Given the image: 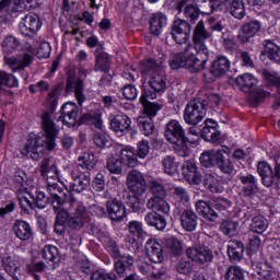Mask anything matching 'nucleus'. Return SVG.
I'll list each match as a JSON object with an SVG mask.
<instances>
[{
  "label": "nucleus",
  "instance_id": "obj_30",
  "mask_svg": "<svg viewBox=\"0 0 280 280\" xmlns=\"http://www.w3.org/2000/svg\"><path fill=\"white\" fill-rule=\"evenodd\" d=\"M172 196L176 200L174 202V213H180L183 211V207L189 202V192H187V189L180 187V186H174L171 188Z\"/></svg>",
  "mask_w": 280,
  "mask_h": 280
},
{
  "label": "nucleus",
  "instance_id": "obj_35",
  "mask_svg": "<svg viewBox=\"0 0 280 280\" xmlns=\"http://www.w3.org/2000/svg\"><path fill=\"white\" fill-rule=\"evenodd\" d=\"M147 207L150 209V211H153V213H164V215L170 214V203L165 201V197H151L147 201Z\"/></svg>",
  "mask_w": 280,
  "mask_h": 280
},
{
  "label": "nucleus",
  "instance_id": "obj_39",
  "mask_svg": "<svg viewBox=\"0 0 280 280\" xmlns=\"http://www.w3.org/2000/svg\"><path fill=\"white\" fill-rule=\"evenodd\" d=\"M228 9L230 10V14L234 19H238V21H242L246 16V8L244 7V0H232Z\"/></svg>",
  "mask_w": 280,
  "mask_h": 280
},
{
  "label": "nucleus",
  "instance_id": "obj_42",
  "mask_svg": "<svg viewBox=\"0 0 280 280\" xmlns=\"http://www.w3.org/2000/svg\"><path fill=\"white\" fill-rule=\"evenodd\" d=\"M212 209L223 213V215L233 207V201L224 197H213L211 198Z\"/></svg>",
  "mask_w": 280,
  "mask_h": 280
},
{
  "label": "nucleus",
  "instance_id": "obj_15",
  "mask_svg": "<svg viewBox=\"0 0 280 280\" xmlns=\"http://www.w3.org/2000/svg\"><path fill=\"white\" fill-rule=\"evenodd\" d=\"M260 30L261 22H259V20H252L249 22H245L240 27L236 38L241 45H248V43H250V38H255V36L259 34Z\"/></svg>",
  "mask_w": 280,
  "mask_h": 280
},
{
  "label": "nucleus",
  "instance_id": "obj_41",
  "mask_svg": "<svg viewBox=\"0 0 280 280\" xmlns=\"http://www.w3.org/2000/svg\"><path fill=\"white\" fill-rule=\"evenodd\" d=\"M47 191L50 195L54 210H56V207H62L65 202H67L62 187L57 186L55 188H49Z\"/></svg>",
  "mask_w": 280,
  "mask_h": 280
},
{
  "label": "nucleus",
  "instance_id": "obj_46",
  "mask_svg": "<svg viewBox=\"0 0 280 280\" xmlns=\"http://www.w3.org/2000/svg\"><path fill=\"white\" fill-rule=\"evenodd\" d=\"M165 246L167 249H170V253H172V255H174L175 257H180V255H183V249H184L183 241L173 236V237L166 238Z\"/></svg>",
  "mask_w": 280,
  "mask_h": 280
},
{
  "label": "nucleus",
  "instance_id": "obj_2",
  "mask_svg": "<svg viewBox=\"0 0 280 280\" xmlns=\"http://www.w3.org/2000/svg\"><path fill=\"white\" fill-rule=\"evenodd\" d=\"M164 62L163 58L158 60L150 58L142 61L140 71L144 75H150L149 86L152 89L142 90V102L145 100H156L159 93H164L165 89H167Z\"/></svg>",
  "mask_w": 280,
  "mask_h": 280
},
{
  "label": "nucleus",
  "instance_id": "obj_23",
  "mask_svg": "<svg viewBox=\"0 0 280 280\" xmlns=\"http://www.w3.org/2000/svg\"><path fill=\"white\" fill-rule=\"evenodd\" d=\"M60 118L68 128L75 127L78 124V105L73 103L63 104Z\"/></svg>",
  "mask_w": 280,
  "mask_h": 280
},
{
  "label": "nucleus",
  "instance_id": "obj_7",
  "mask_svg": "<svg viewBox=\"0 0 280 280\" xmlns=\"http://www.w3.org/2000/svg\"><path fill=\"white\" fill-rule=\"evenodd\" d=\"M191 50H194V46L188 44L185 48L187 54L186 69L190 71V73H200V71H205V67H207V62H209V50L196 51L197 57Z\"/></svg>",
  "mask_w": 280,
  "mask_h": 280
},
{
  "label": "nucleus",
  "instance_id": "obj_13",
  "mask_svg": "<svg viewBox=\"0 0 280 280\" xmlns=\"http://www.w3.org/2000/svg\"><path fill=\"white\" fill-rule=\"evenodd\" d=\"M212 34L205 26V21L200 20L192 31V48L195 51H209L205 40H209Z\"/></svg>",
  "mask_w": 280,
  "mask_h": 280
},
{
  "label": "nucleus",
  "instance_id": "obj_52",
  "mask_svg": "<svg viewBox=\"0 0 280 280\" xmlns=\"http://www.w3.org/2000/svg\"><path fill=\"white\" fill-rule=\"evenodd\" d=\"M171 69H187V51L184 50V52H177L173 56L171 62H170Z\"/></svg>",
  "mask_w": 280,
  "mask_h": 280
},
{
  "label": "nucleus",
  "instance_id": "obj_11",
  "mask_svg": "<svg viewBox=\"0 0 280 280\" xmlns=\"http://www.w3.org/2000/svg\"><path fill=\"white\" fill-rule=\"evenodd\" d=\"M171 35L177 45H187L189 38H191V24L187 20H175L172 25Z\"/></svg>",
  "mask_w": 280,
  "mask_h": 280
},
{
  "label": "nucleus",
  "instance_id": "obj_25",
  "mask_svg": "<svg viewBox=\"0 0 280 280\" xmlns=\"http://www.w3.org/2000/svg\"><path fill=\"white\" fill-rule=\"evenodd\" d=\"M235 82L243 93L250 95V93H255V91H257V84L259 81L252 73H244L238 75Z\"/></svg>",
  "mask_w": 280,
  "mask_h": 280
},
{
  "label": "nucleus",
  "instance_id": "obj_20",
  "mask_svg": "<svg viewBox=\"0 0 280 280\" xmlns=\"http://www.w3.org/2000/svg\"><path fill=\"white\" fill-rule=\"evenodd\" d=\"M195 209L203 220H208V222H215L220 214L215 210H213V205H211V199L209 201L197 200L195 203Z\"/></svg>",
  "mask_w": 280,
  "mask_h": 280
},
{
  "label": "nucleus",
  "instance_id": "obj_12",
  "mask_svg": "<svg viewBox=\"0 0 280 280\" xmlns=\"http://www.w3.org/2000/svg\"><path fill=\"white\" fill-rule=\"evenodd\" d=\"M210 32H218L221 34L222 45L226 51L233 54L237 49V42H235V36L231 34V31L226 28L224 21L220 20L210 25Z\"/></svg>",
  "mask_w": 280,
  "mask_h": 280
},
{
  "label": "nucleus",
  "instance_id": "obj_63",
  "mask_svg": "<svg viewBox=\"0 0 280 280\" xmlns=\"http://www.w3.org/2000/svg\"><path fill=\"white\" fill-rule=\"evenodd\" d=\"M262 78L271 84V86H276L278 93L280 92V77L277 74H272L268 70H262Z\"/></svg>",
  "mask_w": 280,
  "mask_h": 280
},
{
  "label": "nucleus",
  "instance_id": "obj_55",
  "mask_svg": "<svg viewBox=\"0 0 280 280\" xmlns=\"http://www.w3.org/2000/svg\"><path fill=\"white\" fill-rule=\"evenodd\" d=\"M224 280H245L244 270L237 266H230L225 270Z\"/></svg>",
  "mask_w": 280,
  "mask_h": 280
},
{
  "label": "nucleus",
  "instance_id": "obj_37",
  "mask_svg": "<svg viewBox=\"0 0 280 280\" xmlns=\"http://www.w3.org/2000/svg\"><path fill=\"white\" fill-rule=\"evenodd\" d=\"M2 266L10 277H14L21 268V257L16 255L3 257Z\"/></svg>",
  "mask_w": 280,
  "mask_h": 280
},
{
  "label": "nucleus",
  "instance_id": "obj_64",
  "mask_svg": "<svg viewBox=\"0 0 280 280\" xmlns=\"http://www.w3.org/2000/svg\"><path fill=\"white\" fill-rule=\"evenodd\" d=\"M91 280H117L115 272L96 270L91 275Z\"/></svg>",
  "mask_w": 280,
  "mask_h": 280
},
{
  "label": "nucleus",
  "instance_id": "obj_29",
  "mask_svg": "<svg viewBox=\"0 0 280 280\" xmlns=\"http://www.w3.org/2000/svg\"><path fill=\"white\" fill-rule=\"evenodd\" d=\"M167 25V16L164 13H153L149 20V30L152 36H161L163 27Z\"/></svg>",
  "mask_w": 280,
  "mask_h": 280
},
{
  "label": "nucleus",
  "instance_id": "obj_26",
  "mask_svg": "<svg viewBox=\"0 0 280 280\" xmlns=\"http://www.w3.org/2000/svg\"><path fill=\"white\" fill-rule=\"evenodd\" d=\"M231 69V61L225 56H218L210 66V73L212 74L213 79L222 78L225 75L226 72Z\"/></svg>",
  "mask_w": 280,
  "mask_h": 280
},
{
  "label": "nucleus",
  "instance_id": "obj_32",
  "mask_svg": "<svg viewBox=\"0 0 280 280\" xmlns=\"http://www.w3.org/2000/svg\"><path fill=\"white\" fill-rule=\"evenodd\" d=\"M228 257L232 264H237L241 259H244V243L235 240L229 241Z\"/></svg>",
  "mask_w": 280,
  "mask_h": 280
},
{
  "label": "nucleus",
  "instance_id": "obj_6",
  "mask_svg": "<svg viewBox=\"0 0 280 280\" xmlns=\"http://www.w3.org/2000/svg\"><path fill=\"white\" fill-rule=\"evenodd\" d=\"M257 172L261 178V183L265 187H279L280 183V164L276 162L272 166L268 162H259L257 164Z\"/></svg>",
  "mask_w": 280,
  "mask_h": 280
},
{
  "label": "nucleus",
  "instance_id": "obj_48",
  "mask_svg": "<svg viewBox=\"0 0 280 280\" xmlns=\"http://www.w3.org/2000/svg\"><path fill=\"white\" fill-rule=\"evenodd\" d=\"M30 196L36 209H45L49 205V197L40 188L36 189L35 194H30Z\"/></svg>",
  "mask_w": 280,
  "mask_h": 280
},
{
  "label": "nucleus",
  "instance_id": "obj_22",
  "mask_svg": "<svg viewBox=\"0 0 280 280\" xmlns=\"http://www.w3.org/2000/svg\"><path fill=\"white\" fill-rule=\"evenodd\" d=\"M144 250L153 264H163L165 255L163 254V246L159 242L154 240L147 241Z\"/></svg>",
  "mask_w": 280,
  "mask_h": 280
},
{
  "label": "nucleus",
  "instance_id": "obj_1",
  "mask_svg": "<svg viewBox=\"0 0 280 280\" xmlns=\"http://www.w3.org/2000/svg\"><path fill=\"white\" fill-rule=\"evenodd\" d=\"M42 126L45 137L30 136L26 143L20 149L22 156H28L33 161H38V159H43L47 150H54L56 148L58 129H56V124L51 120V114L49 112L42 115Z\"/></svg>",
  "mask_w": 280,
  "mask_h": 280
},
{
  "label": "nucleus",
  "instance_id": "obj_50",
  "mask_svg": "<svg viewBox=\"0 0 280 280\" xmlns=\"http://www.w3.org/2000/svg\"><path fill=\"white\" fill-rule=\"evenodd\" d=\"M250 230L253 233H264L268 229V220L262 215H256L252 219Z\"/></svg>",
  "mask_w": 280,
  "mask_h": 280
},
{
  "label": "nucleus",
  "instance_id": "obj_59",
  "mask_svg": "<svg viewBox=\"0 0 280 280\" xmlns=\"http://www.w3.org/2000/svg\"><path fill=\"white\" fill-rule=\"evenodd\" d=\"M2 86H19V80H16L14 74H8L3 71H0V89H2Z\"/></svg>",
  "mask_w": 280,
  "mask_h": 280
},
{
  "label": "nucleus",
  "instance_id": "obj_61",
  "mask_svg": "<svg viewBox=\"0 0 280 280\" xmlns=\"http://www.w3.org/2000/svg\"><path fill=\"white\" fill-rule=\"evenodd\" d=\"M176 272H178V275H185L187 277L191 275V272H194V265L187 259H180L176 264Z\"/></svg>",
  "mask_w": 280,
  "mask_h": 280
},
{
  "label": "nucleus",
  "instance_id": "obj_3",
  "mask_svg": "<svg viewBox=\"0 0 280 280\" xmlns=\"http://www.w3.org/2000/svg\"><path fill=\"white\" fill-rule=\"evenodd\" d=\"M220 8V0H177L174 3V10L177 14H183V21L190 24L196 23L202 16H209Z\"/></svg>",
  "mask_w": 280,
  "mask_h": 280
},
{
  "label": "nucleus",
  "instance_id": "obj_36",
  "mask_svg": "<svg viewBox=\"0 0 280 280\" xmlns=\"http://www.w3.org/2000/svg\"><path fill=\"white\" fill-rule=\"evenodd\" d=\"M131 124L130 117L125 114H118L110 120V128L116 133L126 132V130L130 129Z\"/></svg>",
  "mask_w": 280,
  "mask_h": 280
},
{
  "label": "nucleus",
  "instance_id": "obj_21",
  "mask_svg": "<svg viewBox=\"0 0 280 280\" xmlns=\"http://www.w3.org/2000/svg\"><path fill=\"white\" fill-rule=\"evenodd\" d=\"M42 257L51 270H56L60 266V261H62L58 247L54 245H45L42 250Z\"/></svg>",
  "mask_w": 280,
  "mask_h": 280
},
{
  "label": "nucleus",
  "instance_id": "obj_14",
  "mask_svg": "<svg viewBox=\"0 0 280 280\" xmlns=\"http://www.w3.org/2000/svg\"><path fill=\"white\" fill-rule=\"evenodd\" d=\"M127 187L133 196H143L145 194L148 183L141 172L132 170L127 174Z\"/></svg>",
  "mask_w": 280,
  "mask_h": 280
},
{
  "label": "nucleus",
  "instance_id": "obj_16",
  "mask_svg": "<svg viewBox=\"0 0 280 280\" xmlns=\"http://www.w3.org/2000/svg\"><path fill=\"white\" fill-rule=\"evenodd\" d=\"M43 23L36 13L26 14L20 22V32L23 36H35Z\"/></svg>",
  "mask_w": 280,
  "mask_h": 280
},
{
  "label": "nucleus",
  "instance_id": "obj_34",
  "mask_svg": "<svg viewBox=\"0 0 280 280\" xmlns=\"http://www.w3.org/2000/svg\"><path fill=\"white\" fill-rule=\"evenodd\" d=\"M34 54V49L32 48V46L28 47V52L20 56V57H15V58H8L4 57L5 62H8V65H11V67H13L14 71H19L21 69H25V67H30V65H32V55Z\"/></svg>",
  "mask_w": 280,
  "mask_h": 280
},
{
  "label": "nucleus",
  "instance_id": "obj_33",
  "mask_svg": "<svg viewBox=\"0 0 280 280\" xmlns=\"http://www.w3.org/2000/svg\"><path fill=\"white\" fill-rule=\"evenodd\" d=\"M262 54L261 56H266L268 60L275 62L276 65H280V46L271 39H265L262 42Z\"/></svg>",
  "mask_w": 280,
  "mask_h": 280
},
{
  "label": "nucleus",
  "instance_id": "obj_45",
  "mask_svg": "<svg viewBox=\"0 0 280 280\" xmlns=\"http://www.w3.org/2000/svg\"><path fill=\"white\" fill-rule=\"evenodd\" d=\"M120 161L122 165H126L127 167H137L139 165L137 154L130 149H122L120 151Z\"/></svg>",
  "mask_w": 280,
  "mask_h": 280
},
{
  "label": "nucleus",
  "instance_id": "obj_38",
  "mask_svg": "<svg viewBox=\"0 0 280 280\" xmlns=\"http://www.w3.org/2000/svg\"><path fill=\"white\" fill-rule=\"evenodd\" d=\"M144 222L149 226H154L158 231H163L165 226H167V221L165 217L156 213V212H149L144 217Z\"/></svg>",
  "mask_w": 280,
  "mask_h": 280
},
{
  "label": "nucleus",
  "instance_id": "obj_17",
  "mask_svg": "<svg viewBox=\"0 0 280 280\" xmlns=\"http://www.w3.org/2000/svg\"><path fill=\"white\" fill-rule=\"evenodd\" d=\"M106 211L109 220L113 222H121L126 218V206L119 199H109L106 201Z\"/></svg>",
  "mask_w": 280,
  "mask_h": 280
},
{
  "label": "nucleus",
  "instance_id": "obj_4",
  "mask_svg": "<svg viewBox=\"0 0 280 280\" xmlns=\"http://www.w3.org/2000/svg\"><path fill=\"white\" fill-rule=\"evenodd\" d=\"M203 167H218L222 174L231 176L235 173V165L224 149H211L200 155Z\"/></svg>",
  "mask_w": 280,
  "mask_h": 280
},
{
  "label": "nucleus",
  "instance_id": "obj_54",
  "mask_svg": "<svg viewBox=\"0 0 280 280\" xmlns=\"http://www.w3.org/2000/svg\"><path fill=\"white\" fill-rule=\"evenodd\" d=\"M220 130L217 128H202L200 132L201 139L210 143H218L220 141Z\"/></svg>",
  "mask_w": 280,
  "mask_h": 280
},
{
  "label": "nucleus",
  "instance_id": "obj_31",
  "mask_svg": "<svg viewBox=\"0 0 280 280\" xmlns=\"http://www.w3.org/2000/svg\"><path fill=\"white\" fill-rule=\"evenodd\" d=\"M238 180L243 185V195L247 198H253V196H256V194L259 191V188L257 187V177L250 174L242 175L238 177Z\"/></svg>",
  "mask_w": 280,
  "mask_h": 280
},
{
  "label": "nucleus",
  "instance_id": "obj_62",
  "mask_svg": "<svg viewBox=\"0 0 280 280\" xmlns=\"http://www.w3.org/2000/svg\"><path fill=\"white\" fill-rule=\"evenodd\" d=\"M150 154V142L148 140H141L137 144L136 156L138 159H145Z\"/></svg>",
  "mask_w": 280,
  "mask_h": 280
},
{
  "label": "nucleus",
  "instance_id": "obj_57",
  "mask_svg": "<svg viewBox=\"0 0 280 280\" xmlns=\"http://www.w3.org/2000/svg\"><path fill=\"white\" fill-rule=\"evenodd\" d=\"M19 39L16 37L9 35L2 43V49L4 54H12V51H16L19 49Z\"/></svg>",
  "mask_w": 280,
  "mask_h": 280
},
{
  "label": "nucleus",
  "instance_id": "obj_53",
  "mask_svg": "<svg viewBox=\"0 0 280 280\" xmlns=\"http://www.w3.org/2000/svg\"><path fill=\"white\" fill-rule=\"evenodd\" d=\"M106 168L110 174H121V172H124L121 158L109 156L107 159Z\"/></svg>",
  "mask_w": 280,
  "mask_h": 280
},
{
  "label": "nucleus",
  "instance_id": "obj_24",
  "mask_svg": "<svg viewBox=\"0 0 280 280\" xmlns=\"http://www.w3.org/2000/svg\"><path fill=\"white\" fill-rule=\"evenodd\" d=\"M66 93H74L78 104L82 106V103L86 100L84 95V81L81 79L74 80L69 77L66 84Z\"/></svg>",
  "mask_w": 280,
  "mask_h": 280
},
{
  "label": "nucleus",
  "instance_id": "obj_47",
  "mask_svg": "<svg viewBox=\"0 0 280 280\" xmlns=\"http://www.w3.org/2000/svg\"><path fill=\"white\" fill-rule=\"evenodd\" d=\"M162 167L165 174H168V176H174V174L178 172V162L176 159H174V156L166 155L162 159Z\"/></svg>",
  "mask_w": 280,
  "mask_h": 280
},
{
  "label": "nucleus",
  "instance_id": "obj_60",
  "mask_svg": "<svg viewBox=\"0 0 280 280\" xmlns=\"http://www.w3.org/2000/svg\"><path fill=\"white\" fill-rule=\"evenodd\" d=\"M205 187L209 189L212 194H220L222 191V187L220 186V182L218 178L213 177V175H208L205 178Z\"/></svg>",
  "mask_w": 280,
  "mask_h": 280
},
{
  "label": "nucleus",
  "instance_id": "obj_10",
  "mask_svg": "<svg viewBox=\"0 0 280 280\" xmlns=\"http://www.w3.org/2000/svg\"><path fill=\"white\" fill-rule=\"evenodd\" d=\"M207 115V109L205 105L197 101V98L190 101L184 110V121L188 126H198L205 116Z\"/></svg>",
  "mask_w": 280,
  "mask_h": 280
},
{
  "label": "nucleus",
  "instance_id": "obj_28",
  "mask_svg": "<svg viewBox=\"0 0 280 280\" xmlns=\"http://www.w3.org/2000/svg\"><path fill=\"white\" fill-rule=\"evenodd\" d=\"M89 185H91V174L82 173L72 177V179L68 184V187L70 191H75V194H82V191H86V189H89Z\"/></svg>",
  "mask_w": 280,
  "mask_h": 280
},
{
  "label": "nucleus",
  "instance_id": "obj_58",
  "mask_svg": "<svg viewBox=\"0 0 280 280\" xmlns=\"http://www.w3.org/2000/svg\"><path fill=\"white\" fill-rule=\"evenodd\" d=\"M149 188L153 198H165V196L167 195L165 187H163V184L156 180L149 182Z\"/></svg>",
  "mask_w": 280,
  "mask_h": 280
},
{
  "label": "nucleus",
  "instance_id": "obj_43",
  "mask_svg": "<svg viewBox=\"0 0 280 280\" xmlns=\"http://www.w3.org/2000/svg\"><path fill=\"white\" fill-rule=\"evenodd\" d=\"M77 167L79 172L93 170L95 167V155L93 153H83L78 158Z\"/></svg>",
  "mask_w": 280,
  "mask_h": 280
},
{
  "label": "nucleus",
  "instance_id": "obj_8",
  "mask_svg": "<svg viewBox=\"0 0 280 280\" xmlns=\"http://www.w3.org/2000/svg\"><path fill=\"white\" fill-rule=\"evenodd\" d=\"M186 257L197 266H207L213 261V250L203 244L197 243L186 249Z\"/></svg>",
  "mask_w": 280,
  "mask_h": 280
},
{
  "label": "nucleus",
  "instance_id": "obj_19",
  "mask_svg": "<svg viewBox=\"0 0 280 280\" xmlns=\"http://www.w3.org/2000/svg\"><path fill=\"white\" fill-rule=\"evenodd\" d=\"M182 174L189 185H200L202 175L194 161H186L182 167Z\"/></svg>",
  "mask_w": 280,
  "mask_h": 280
},
{
  "label": "nucleus",
  "instance_id": "obj_40",
  "mask_svg": "<svg viewBox=\"0 0 280 280\" xmlns=\"http://www.w3.org/2000/svg\"><path fill=\"white\" fill-rule=\"evenodd\" d=\"M138 128H140L141 132L144 137H150L154 135V121L150 117L140 116L137 118Z\"/></svg>",
  "mask_w": 280,
  "mask_h": 280
},
{
  "label": "nucleus",
  "instance_id": "obj_51",
  "mask_svg": "<svg viewBox=\"0 0 280 280\" xmlns=\"http://www.w3.org/2000/svg\"><path fill=\"white\" fill-rule=\"evenodd\" d=\"M197 101L203 105L205 110H207L209 106L211 108H218V106H220V95L213 93L207 94L203 98L198 97Z\"/></svg>",
  "mask_w": 280,
  "mask_h": 280
},
{
  "label": "nucleus",
  "instance_id": "obj_44",
  "mask_svg": "<svg viewBox=\"0 0 280 280\" xmlns=\"http://www.w3.org/2000/svg\"><path fill=\"white\" fill-rule=\"evenodd\" d=\"M142 100H143V94H141L140 104H142L143 106V113L144 115H147L145 117H150V119H152L153 117H156L159 110H161L163 106L158 103L148 102V98H144V101Z\"/></svg>",
  "mask_w": 280,
  "mask_h": 280
},
{
  "label": "nucleus",
  "instance_id": "obj_56",
  "mask_svg": "<svg viewBox=\"0 0 280 280\" xmlns=\"http://www.w3.org/2000/svg\"><path fill=\"white\" fill-rule=\"evenodd\" d=\"M238 223L233 220H223L220 224V231L223 235H229L233 237L237 231Z\"/></svg>",
  "mask_w": 280,
  "mask_h": 280
},
{
  "label": "nucleus",
  "instance_id": "obj_5",
  "mask_svg": "<svg viewBox=\"0 0 280 280\" xmlns=\"http://www.w3.org/2000/svg\"><path fill=\"white\" fill-rule=\"evenodd\" d=\"M164 136L170 143L175 145L174 150L179 156H189V149L185 144L189 141V138L185 136V129L178 120H171L166 124Z\"/></svg>",
  "mask_w": 280,
  "mask_h": 280
},
{
  "label": "nucleus",
  "instance_id": "obj_18",
  "mask_svg": "<svg viewBox=\"0 0 280 280\" xmlns=\"http://www.w3.org/2000/svg\"><path fill=\"white\" fill-rule=\"evenodd\" d=\"M177 215H179L182 229L187 233H194L198 226V214L191 209H182Z\"/></svg>",
  "mask_w": 280,
  "mask_h": 280
},
{
  "label": "nucleus",
  "instance_id": "obj_27",
  "mask_svg": "<svg viewBox=\"0 0 280 280\" xmlns=\"http://www.w3.org/2000/svg\"><path fill=\"white\" fill-rule=\"evenodd\" d=\"M12 231L21 242H30L34 236V232L32 231V225H30L26 221L16 220L13 223Z\"/></svg>",
  "mask_w": 280,
  "mask_h": 280
},
{
  "label": "nucleus",
  "instance_id": "obj_9",
  "mask_svg": "<svg viewBox=\"0 0 280 280\" xmlns=\"http://www.w3.org/2000/svg\"><path fill=\"white\" fill-rule=\"evenodd\" d=\"M39 174L43 180L46 182L47 190L60 187L58 166H56V164H51V160H49V158L43 159L39 165Z\"/></svg>",
  "mask_w": 280,
  "mask_h": 280
},
{
  "label": "nucleus",
  "instance_id": "obj_49",
  "mask_svg": "<svg viewBox=\"0 0 280 280\" xmlns=\"http://www.w3.org/2000/svg\"><path fill=\"white\" fill-rule=\"evenodd\" d=\"M95 71H103L104 73H108V71H110L108 54L100 52L96 55Z\"/></svg>",
  "mask_w": 280,
  "mask_h": 280
}]
</instances>
